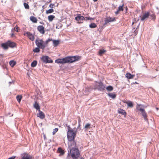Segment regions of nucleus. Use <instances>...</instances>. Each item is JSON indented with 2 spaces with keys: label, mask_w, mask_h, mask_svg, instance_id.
Instances as JSON below:
<instances>
[{
  "label": "nucleus",
  "mask_w": 159,
  "mask_h": 159,
  "mask_svg": "<svg viewBox=\"0 0 159 159\" xmlns=\"http://www.w3.org/2000/svg\"><path fill=\"white\" fill-rule=\"evenodd\" d=\"M138 30L136 29L134 31V33L135 35H136L138 33Z\"/></svg>",
  "instance_id": "obj_41"
},
{
  "label": "nucleus",
  "mask_w": 159,
  "mask_h": 159,
  "mask_svg": "<svg viewBox=\"0 0 159 159\" xmlns=\"http://www.w3.org/2000/svg\"><path fill=\"white\" fill-rule=\"evenodd\" d=\"M116 21V19L115 17H111L110 16H107L105 19V23L104 24V25H106L109 22H114Z\"/></svg>",
  "instance_id": "obj_9"
},
{
  "label": "nucleus",
  "mask_w": 159,
  "mask_h": 159,
  "mask_svg": "<svg viewBox=\"0 0 159 159\" xmlns=\"http://www.w3.org/2000/svg\"><path fill=\"white\" fill-rule=\"evenodd\" d=\"M33 106L37 110H40V107L39 104L37 103V102H35L34 103V104Z\"/></svg>",
  "instance_id": "obj_21"
},
{
  "label": "nucleus",
  "mask_w": 159,
  "mask_h": 159,
  "mask_svg": "<svg viewBox=\"0 0 159 159\" xmlns=\"http://www.w3.org/2000/svg\"><path fill=\"white\" fill-rule=\"evenodd\" d=\"M68 148L70 150L71 149H74V148H78L76 146V142L74 140L69 141Z\"/></svg>",
  "instance_id": "obj_8"
},
{
  "label": "nucleus",
  "mask_w": 159,
  "mask_h": 159,
  "mask_svg": "<svg viewBox=\"0 0 159 159\" xmlns=\"http://www.w3.org/2000/svg\"><path fill=\"white\" fill-rule=\"evenodd\" d=\"M151 16L152 17L153 19H155V16L154 14L151 15Z\"/></svg>",
  "instance_id": "obj_43"
},
{
  "label": "nucleus",
  "mask_w": 159,
  "mask_h": 159,
  "mask_svg": "<svg viewBox=\"0 0 159 159\" xmlns=\"http://www.w3.org/2000/svg\"><path fill=\"white\" fill-rule=\"evenodd\" d=\"M55 18V16L53 15H50L48 16V20L50 21H52Z\"/></svg>",
  "instance_id": "obj_29"
},
{
  "label": "nucleus",
  "mask_w": 159,
  "mask_h": 159,
  "mask_svg": "<svg viewBox=\"0 0 159 159\" xmlns=\"http://www.w3.org/2000/svg\"><path fill=\"white\" fill-rule=\"evenodd\" d=\"M18 28L19 27H16V26L14 28V30L16 31L17 32H18Z\"/></svg>",
  "instance_id": "obj_42"
},
{
  "label": "nucleus",
  "mask_w": 159,
  "mask_h": 159,
  "mask_svg": "<svg viewBox=\"0 0 159 159\" xmlns=\"http://www.w3.org/2000/svg\"><path fill=\"white\" fill-rule=\"evenodd\" d=\"M11 36L12 37H15V35L14 33H12L11 34Z\"/></svg>",
  "instance_id": "obj_47"
},
{
  "label": "nucleus",
  "mask_w": 159,
  "mask_h": 159,
  "mask_svg": "<svg viewBox=\"0 0 159 159\" xmlns=\"http://www.w3.org/2000/svg\"><path fill=\"white\" fill-rule=\"evenodd\" d=\"M78 122H79V123H80V122H81V120H80V118H79Z\"/></svg>",
  "instance_id": "obj_48"
},
{
  "label": "nucleus",
  "mask_w": 159,
  "mask_h": 159,
  "mask_svg": "<svg viewBox=\"0 0 159 159\" xmlns=\"http://www.w3.org/2000/svg\"><path fill=\"white\" fill-rule=\"evenodd\" d=\"M119 12L120 11L117 10L115 12V13L116 15H117L119 13Z\"/></svg>",
  "instance_id": "obj_45"
},
{
  "label": "nucleus",
  "mask_w": 159,
  "mask_h": 159,
  "mask_svg": "<svg viewBox=\"0 0 159 159\" xmlns=\"http://www.w3.org/2000/svg\"><path fill=\"white\" fill-rule=\"evenodd\" d=\"M135 83H136V84H137V83L136 82Z\"/></svg>",
  "instance_id": "obj_55"
},
{
  "label": "nucleus",
  "mask_w": 159,
  "mask_h": 159,
  "mask_svg": "<svg viewBox=\"0 0 159 159\" xmlns=\"http://www.w3.org/2000/svg\"><path fill=\"white\" fill-rule=\"evenodd\" d=\"M9 64L11 67H13L16 64V62L12 60L9 62Z\"/></svg>",
  "instance_id": "obj_24"
},
{
  "label": "nucleus",
  "mask_w": 159,
  "mask_h": 159,
  "mask_svg": "<svg viewBox=\"0 0 159 159\" xmlns=\"http://www.w3.org/2000/svg\"><path fill=\"white\" fill-rule=\"evenodd\" d=\"M57 152L60 153V154L59 155V156H63L65 153L64 151L61 147H59L58 148Z\"/></svg>",
  "instance_id": "obj_17"
},
{
  "label": "nucleus",
  "mask_w": 159,
  "mask_h": 159,
  "mask_svg": "<svg viewBox=\"0 0 159 159\" xmlns=\"http://www.w3.org/2000/svg\"><path fill=\"white\" fill-rule=\"evenodd\" d=\"M41 60L44 63H52L53 61L47 56H43L41 57Z\"/></svg>",
  "instance_id": "obj_7"
},
{
  "label": "nucleus",
  "mask_w": 159,
  "mask_h": 159,
  "mask_svg": "<svg viewBox=\"0 0 159 159\" xmlns=\"http://www.w3.org/2000/svg\"><path fill=\"white\" fill-rule=\"evenodd\" d=\"M66 63H71L78 61L80 57L79 56L68 57H66Z\"/></svg>",
  "instance_id": "obj_6"
},
{
  "label": "nucleus",
  "mask_w": 159,
  "mask_h": 159,
  "mask_svg": "<svg viewBox=\"0 0 159 159\" xmlns=\"http://www.w3.org/2000/svg\"><path fill=\"white\" fill-rule=\"evenodd\" d=\"M118 112L119 114L124 115L125 117L126 116L127 114L126 112L124 110L121 108L119 109L118 110Z\"/></svg>",
  "instance_id": "obj_18"
},
{
  "label": "nucleus",
  "mask_w": 159,
  "mask_h": 159,
  "mask_svg": "<svg viewBox=\"0 0 159 159\" xmlns=\"http://www.w3.org/2000/svg\"><path fill=\"white\" fill-rule=\"evenodd\" d=\"M55 62L57 64H63L66 63V57L63 58H59L55 61Z\"/></svg>",
  "instance_id": "obj_11"
},
{
  "label": "nucleus",
  "mask_w": 159,
  "mask_h": 159,
  "mask_svg": "<svg viewBox=\"0 0 159 159\" xmlns=\"http://www.w3.org/2000/svg\"><path fill=\"white\" fill-rule=\"evenodd\" d=\"M80 159H84V158H83V157H81Z\"/></svg>",
  "instance_id": "obj_52"
},
{
  "label": "nucleus",
  "mask_w": 159,
  "mask_h": 159,
  "mask_svg": "<svg viewBox=\"0 0 159 159\" xmlns=\"http://www.w3.org/2000/svg\"><path fill=\"white\" fill-rule=\"evenodd\" d=\"M52 41H53V45L54 47L57 46L60 43V41L59 40H52Z\"/></svg>",
  "instance_id": "obj_22"
},
{
  "label": "nucleus",
  "mask_w": 159,
  "mask_h": 159,
  "mask_svg": "<svg viewBox=\"0 0 159 159\" xmlns=\"http://www.w3.org/2000/svg\"><path fill=\"white\" fill-rule=\"evenodd\" d=\"M16 43L10 40H8L6 42L1 44V47L4 50H7L9 47L13 48L16 47Z\"/></svg>",
  "instance_id": "obj_2"
},
{
  "label": "nucleus",
  "mask_w": 159,
  "mask_h": 159,
  "mask_svg": "<svg viewBox=\"0 0 159 159\" xmlns=\"http://www.w3.org/2000/svg\"><path fill=\"white\" fill-rule=\"evenodd\" d=\"M21 159H31L32 157L29 154L24 153L21 155Z\"/></svg>",
  "instance_id": "obj_14"
},
{
  "label": "nucleus",
  "mask_w": 159,
  "mask_h": 159,
  "mask_svg": "<svg viewBox=\"0 0 159 159\" xmlns=\"http://www.w3.org/2000/svg\"><path fill=\"white\" fill-rule=\"evenodd\" d=\"M37 63V62L36 61H34L31 63V66L32 67H34L36 66Z\"/></svg>",
  "instance_id": "obj_30"
},
{
  "label": "nucleus",
  "mask_w": 159,
  "mask_h": 159,
  "mask_svg": "<svg viewBox=\"0 0 159 159\" xmlns=\"http://www.w3.org/2000/svg\"><path fill=\"white\" fill-rule=\"evenodd\" d=\"M24 6L25 9H29V8H30L29 6L27 3L25 2L24 3Z\"/></svg>",
  "instance_id": "obj_37"
},
{
  "label": "nucleus",
  "mask_w": 159,
  "mask_h": 159,
  "mask_svg": "<svg viewBox=\"0 0 159 159\" xmlns=\"http://www.w3.org/2000/svg\"><path fill=\"white\" fill-rule=\"evenodd\" d=\"M67 159H69V157L68 156L67 157Z\"/></svg>",
  "instance_id": "obj_53"
},
{
  "label": "nucleus",
  "mask_w": 159,
  "mask_h": 159,
  "mask_svg": "<svg viewBox=\"0 0 159 159\" xmlns=\"http://www.w3.org/2000/svg\"><path fill=\"white\" fill-rule=\"evenodd\" d=\"M134 76V75H132L129 73H127L125 75V77L128 79H133Z\"/></svg>",
  "instance_id": "obj_20"
},
{
  "label": "nucleus",
  "mask_w": 159,
  "mask_h": 159,
  "mask_svg": "<svg viewBox=\"0 0 159 159\" xmlns=\"http://www.w3.org/2000/svg\"><path fill=\"white\" fill-rule=\"evenodd\" d=\"M30 19L32 22L34 23H36L38 20L37 19L33 16H31L30 17Z\"/></svg>",
  "instance_id": "obj_23"
},
{
  "label": "nucleus",
  "mask_w": 159,
  "mask_h": 159,
  "mask_svg": "<svg viewBox=\"0 0 159 159\" xmlns=\"http://www.w3.org/2000/svg\"><path fill=\"white\" fill-rule=\"evenodd\" d=\"M37 30L40 34H45V28L43 26L41 25L38 26L37 27Z\"/></svg>",
  "instance_id": "obj_12"
},
{
  "label": "nucleus",
  "mask_w": 159,
  "mask_h": 159,
  "mask_svg": "<svg viewBox=\"0 0 159 159\" xmlns=\"http://www.w3.org/2000/svg\"><path fill=\"white\" fill-rule=\"evenodd\" d=\"M22 97L21 95H18L16 97V99L18 102L20 103Z\"/></svg>",
  "instance_id": "obj_26"
},
{
  "label": "nucleus",
  "mask_w": 159,
  "mask_h": 159,
  "mask_svg": "<svg viewBox=\"0 0 159 159\" xmlns=\"http://www.w3.org/2000/svg\"><path fill=\"white\" fill-rule=\"evenodd\" d=\"M149 16V12H147L143 14V15L141 17V20L142 21H143L145 19L148 18Z\"/></svg>",
  "instance_id": "obj_19"
},
{
  "label": "nucleus",
  "mask_w": 159,
  "mask_h": 159,
  "mask_svg": "<svg viewBox=\"0 0 159 159\" xmlns=\"http://www.w3.org/2000/svg\"><path fill=\"white\" fill-rule=\"evenodd\" d=\"M38 47L35 48L34 49H33V51L34 52H40V49Z\"/></svg>",
  "instance_id": "obj_34"
},
{
  "label": "nucleus",
  "mask_w": 159,
  "mask_h": 159,
  "mask_svg": "<svg viewBox=\"0 0 159 159\" xmlns=\"http://www.w3.org/2000/svg\"><path fill=\"white\" fill-rule=\"evenodd\" d=\"M66 125L67 126V129H68V131H74V130L70 127V126L69 125L67 126V124H66Z\"/></svg>",
  "instance_id": "obj_40"
},
{
  "label": "nucleus",
  "mask_w": 159,
  "mask_h": 159,
  "mask_svg": "<svg viewBox=\"0 0 159 159\" xmlns=\"http://www.w3.org/2000/svg\"><path fill=\"white\" fill-rule=\"evenodd\" d=\"M106 89L108 91H111L113 90V88L111 86H109L107 87Z\"/></svg>",
  "instance_id": "obj_35"
},
{
  "label": "nucleus",
  "mask_w": 159,
  "mask_h": 159,
  "mask_svg": "<svg viewBox=\"0 0 159 159\" xmlns=\"http://www.w3.org/2000/svg\"><path fill=\"white\" fill-rule=\"evenodd\" d=\"M77 130L69 131L67 133V137L69 141L74 140L77 134Z\"/></svg>",
  "instance_id": "obj_4"
},
{
  "label": "nucleus",
  "mask_w": 159,
  "mask_h": 159,
  "mask_svg": "<svg viewBox=\"0 0 159 159\" xmlns=\"http://www.w3.org/2000/svg\"><path fill=\"white\" fill-rule=\"evenodd\" d=\"M108 95L110 97L114 99L116 97V95L115 93H108Z\"/></svg>",
  "instance_id": "obj_27"
},
{
  "label": "nucleus",
  "mask_w": 159,
  "mask_h": 159,
  "mask_svg": "<svg viewBox=\"0 0 159 159\" xmlns=\"http://www.w3.org/2000/svg\"><path fill=\"white\" fill-rule=\"evenodd\" d=\"M40 24H43V23H42V22H40Z\"/></svg>",
  "instance_id": "obj_51"
},
{
  "label": "nucleus",
  "mask_w": 159,
  "mask_h": 159,
  "mask_svg": "<svg viewBox=\"0 0 159 159\" xmlns=\"http://www.w3.org/2000/svg\"><path fill=\"white\" fill-rule=\"evenodd\" d=\"M54 11V10L53 9H50L46 11V13L47 14L51 13L53 12Z\"/></svg>",
  "instance_id": "obj_36"
},
{
  "label": "nucleus",
  "mask_w": 159,
  "mask_h": 159,
  "mask_svg": "<svg viewBox=\"0 0 159 159\" xmlns=\"http://www.w3.org/2000/svg\"><path fill=\"white\" fill-rule=\"evenodd\" d=\"M85 20H93L94 19L90 17H86L85 18Z\"/></svg>",
  "instance_id": "obj_39"
},
{
  "label": "nucleus",
  "mask_w": 159,
  "mask_h": 159,
  "mask_svg": "<svg viewBox=\"0 0 159 159\" xmlns=\"http://www.w3.org/2000/svg\"><path fill=\"white\" fill-rule=\"evenodd\" d=\"M58 128H56L54 129L52 132L53 135H54L57 132V131H58Z\"/></svg>",
  "instance_id": "obj_38"
},
{
  "label": "nucleus",
  "mask_w": 159,
  "mask_h": 159,
  "mask_svg": "<svg viewBox=\"0 0 159 159\" xmlns=\"http://www.w3.org/2000/svg\"><path fill=\"white\" fill-rule=\"evenodd\" d=\"M39 113L37 114V116L39 117L40 119H43L45 118V116L44 113L40 110H39Z\"/></svg>",
  "instance_id": "obj_16"
},
{
  "label": "nucleus",
  "mask_w": 159,
  "mask_h": 159,
  "mask_svg": "<svg viewBox=\"0 0 159 159\" xmlns=\"http://www.w3.org/2000/svg\"><path fill=\"white\" fill-rule=\"evenodd\" d=\"M54 4H50V5H49V7H52V8L53 7V6H54Z\"/></svg>",
  "instance_id": "obj_46"
},
{
  "label": "nucleus",
  "mask_w": 159,
  "mask_h": 159,
  "mask_svg": "<svg viewBox=\"0 0 159 159\" xmlns=\"http://www.w3.org/2000/svg\"><path fill=\"white\" fill-rule=\"evenodd\" d=\"M157 9H158V7H157Z\"/></svg>",
  "instance_id": "obj_54"
},
{
  "label": "nucleus",
  "mask_w": 159,
  "mask_h": 159,
  "mask_svg": "<svg viewBox=\"0 0 159 159\" xmlns=\"http://www.w3.org/2000/svg\"><path fill=\"white\" fill-rule=\"evenodd\" d=\"M16 157L14 156H13L11 157H9L8 159H15V158Z\"/></svg>",
  "instance_id": "obj_44"
},
{
  "label": "nucleus",
  "mask_w": 159,
  "mask_h": 159,
  "mask_svg": "<svg viewBox=\"0 0 159 159\" xmlns=\"http://www.w3.org/2000/svg\"><path fill=\"white\" fill-rule=\"evenodd\" d=\"M141 106V104H137L136 107V109L137 110L141 112L142 116L144 118V120L145 121H148V119L147 118V114L145 111V110L143 109L140 107Z\"/></svg>",
  "instance_id": "obj_5"
},
{
  "label": "nucleus",
  "mask_w": 159,
  "mask_h": 159,
  "mask_svg": "<svg viewBox=\"0 0 159 159\" xmlns=\"http://www.w3.org/2000/svg\"><path fill=\"white\" fill-rule=\"evenodd\" d=\"M90 126V124L87 123L84 126V128L86 130L88 129H90L91 128Z\"/></svg>",
  "instance_id": "obj_32"
},
{
  "label": "nucleus",
  "mask_w": 159,
  "mask_h": 159,
  "mask_svg": "<svg viewBox=\"0 0 159 159\" xmlns=\"http://www.w3.org/2000/svg\"><path fill=\"white\" fill-rule=\"evenodd\" d=\"M24 35L26 36L32 41H33L34 39V36L30 32H27L25 33Z\"/></svg>",
  "instance_id": "obj_13"
},
{
  "label": "nucleus",
  "mask_w": 159,
  "mask_h": 159,
  "mask_svg": "<svg viewBox=\"0 0 159 159\" xmlns=\"http://www.w3.org/2000/svg\"><path fill=\"white\" fill-rule=\"evenodd\" d=\"M124 6V4H123L122 6H120L119 7L118 10V11H123L124 10L123 7Z\"/></svg>",
  "instance_id": "obj_33"
},
{
  "label": "nucleus",
  "mask_w": 159,
  "mask_h": 159,
  "mask_svg": "<svg viewBox=\"0 0 159 159\" xmlns=\"http://www.w3.org/2000/svg\"><path fill=\"white\" fill-rule=\"evenodd\" d=\"M70 153L73 159H78L80 157V153L78 148L71 150Z\"/></svg>",
  "instance_id": "obj_3"
},
{
  "label": "nucleus",
  "mask_w": 159,
  "mask_h": 159,
  "mask_svg": "<svg viewBox=\"0 0 159 159\" xmlns=\"http://www.w3.org/2000/svg\"><path fill=\"white\" fill-rule=\"evenodd\" d=\"M97 88L100 91H103L105 89V87L101 82H98L96 84Z\"/></svg>",
  "instance_id": "obj_10"
},
{
  "label": "nucleus",
  "mask_w": 159,
  "mask_h": 159,
  "mask_svg": "<svg viewBox=\"0 0 159 159\" xmlns=\"http://www.w3.org/2000/svg\"><path fill=\"white\" fill-rule=\"evenodd\" d=\"M94 2H96L98 1V0H93Z\"/></svg>",
  "instance_id": "obj_49"
},
{
  "label": "nucleus",
  "mask_w": 159,
  "mask_h": 159,
  "mask_svg": "<svg viewBox=\"0 0 159 159\" xmlns=\"http://www.w3.org/2000/svg\"><path fill=\"white\" fill-rule=\"evenodd\" d=\"M52 40V39H48L45 42H44L42 39H36L35 43L37 47L41 49H44L48 43Z\"/></svg>",
  "instance_id": "obj_1"
},
{
  "label": "nucleus",
  "mask_w": 159,
  "mask_h": 159,
  "mask_svg": "<svg viewBox=\"0 0 159 159\" xmlns=\"http://www.w3.org/2000/svg\"><path fill=\"white\" fill-rule=\"evenodd\" d=\"M56 28H57V27H56Z\"/></svg>",
  "instance_id": "obj_56"
},
{
  "label": "nucleus",
  "mask_w": 159,
  "mask_h": 159,
  "mask_svg": "<svg viewBox=\"0 0 159 159\" xmlns=\"http://www.w3.org/2000/svg\"><path fill=\"white\" fill-rule=\"evenodd\" d=\"M127 9H128V8H127V7H126V10H127Z\"/></svg>",
  "instance_id": "obj_50"
},
{
  "label": "nucleus",
  "mask_w": 159,
  "mask_h": 159,
  "mask_svg": "<svg viewBox=\"0 0 159 159\" xmlns=\"http://www.w3.org/2000/svg\"><path fill=\"white\" fill-rule=\"evenodd\" d=\"M125 103L127 104L128 106L129 107H132L133 106V104L131 101L127 102H125Z\"/></svg>",
  "instance_id": "obj_28"
},
{
  "label": "nucleus",
  "mask_w": 159,
  "mask_h": 159,
  "mask_svg": "<svg viewBox=\"0 0 159 159\" xmlns=\"http://www.w3.org/2000/svg\"><path fill=\"white\" fill-rule=\"evenodd\" d=\"M106 52V51L105 50L100 49L98 52V55L100 56H101Z\"/></svg>",
  "instance_id": "obj_25"
},
{
  "label": "nucleus",
  "mask_w": 159,
  "mask_h": 159,
  "mask_svg": "<svg viewBox=\"0 0 159 159\" xmlns=\"http://www.w3.org/2000/svg\"><path fill=\"white\" fill-rule=\"evenodd\" d=\"M75 19L77 21H79L85 20V18L84 16H81V14H77V16L75 17Z\"/></svg>",
  "instance_id": "obj_15"
},
{
  "label": "nucleus",
  "mask_w": 159,
  "mask_h": 159,
  "mask_svg": "<svg viewBox=\"0 0 159 159\" xmlns=\"http://www.w3.org/2000/svg\"><path fill=\"white\" fill-rule=\"evenodd\" d=\"M97 26V25L94 23H91L89 25V27L91 28H95Z\"/></svg>",
  "instance_id": "obj_31"
}]
</instances>
